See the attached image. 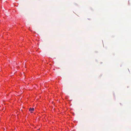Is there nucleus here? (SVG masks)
Returning <instances> with one entry per match:
<instances>
[{
  "label": "nucleus",
  "instance_id": "nucleus-1",
  "mask_svg": "<svg viewBox=\"0 0 131 131\" xmlns=\"http://www.w3.org/2000/svg\"><path fill=\"white\" fill-rule=\"evenodd\" d=\"M34 108H31V107H30L29 108V111H30L31 113H33V112H32V111H34Z\"/></svg>",
  "mask_w": 131,
  "mask_h": 131
},
{
  "label": "nucleus",
  "instance_id": "nucleus-2",
  "mask_svg": "<svg viewBox=\"0 0 131 131\" xmlns=\"http://www.w3.org/2000/svg\"><path fill=\"white\" fill-rule=\"evenodd\" d=\"M40 129L39 128V129H38V130H40Z\"/></svg>",
  "mask_w": 131,
  "mask_h": 131
},
{
  "label": "nucleus",
  "instance_id": "nucleus-3",
  "mask_svg": "<svg viewBox=\"0 0 131 131\" xmlns=\"http://www.w3.org/2000/svg\"><path fill=\"white\" fill-rule=\"evenodd\" d=\"M72 115H74V113H72Z\"/></svg>",
  "mask_w": 131,
  "mask_h": 131
}]
</instances>
